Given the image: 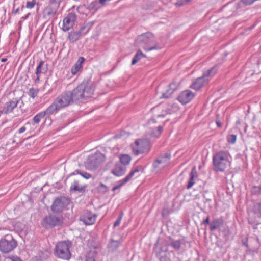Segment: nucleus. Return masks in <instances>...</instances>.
Returning <instances> with one entry per match:
<instances>
[{
	"label": "nucleus",
	"mask_w": 261,
	"mask_h": 261,
	"mask_svg": "<svg viewBox=\"0 0 261 261\" xmlns=\"http://www.w3.org/2000/svg\"><path fill=\"white\" fill-rule=\"evenodd\" d=\"M36 76H37V77L35 79V82L36 83H38L40 81V74L36 75Z\"/></svg>",
	"instance_id": "nucleus-53"
},
{
	"label": "nucleus",
	"mask_w": 261,
	"mask_h": 261,
	"mask_svg": "<svg viewBox=\"0 0 261 261\" xmlns=\"http://www.w3.org/2000/svg\"><path fill=\"white\" fill-rule=\"evenodd\" d=\"M189 2V0H179L176 3V6H181Z\"/></svg>",
	"instance_id": "nucleus-46"
},
{
	"label": "nucleus",
	"mask_w": 261,
	"mask_h": 261,
	"mask_svg": "<svg viewBox=\"0 0 261 261\" xmlns=\"http://www.w3.org/2000/svg\"><path fill=\"white\" fill-rule=\"evenodd\" d=\"M5 261H7V259H6Z\"/></svg>",
	"instance_id": "nucleus-61"
},
{
	"label": "nucleus",
	"mask_w": 261,
	"mask_h": 261,
	"mask_svg": "<svg viewBox=\"0 0 261 261\" xmlns=\"http://www.w3.org/2000/svg\"><path fill=\"white\" fill-rule=\"evenodd\" d=\"M194 97V93L190 90H186L182 92L178 97V101L182 104H187Z\"/></svg>",
	"instance_id": "nucleus-16"
},
{
	"label": "nucleus",
	"mask_w": 261,
	"mask_h": 261,
	"mask_svg": "<svg viewBox=\"0 0 261 261\" xmlns=\"http://www.w3.org/2000/svg\"><path fill=\"white\" fill-rule=\"evenodd\" d=\"M76 19V15L75 13H69L65 17L63 21L62 29L63 31L66 32L72 28Z\"/></svg>",
	"instance_id": "nucleus-12"
},
{
	"label": "nucleus",
	"mask_w": 261,
	"mask_h": 261,
	"mask_svg": "<svg viewBox=\"0 0 261 261\" xmlns=\"http://www.w3.org/2000/svg\"><path fill=\"white\" fill-rule=\"evenodd\" d=\"M256 212L259 215L261 218V202L258 203L256 206Z\"/></svg>",
	"instance_id": "nucleus-44"
},
{
	"label": "nucleus",
	"mask_w": 261,
	"mask_h": 261,
	"mask_svg": "<svg viewBox=\"0 0 261 261\" xmlns=\"http://www.w3.org/2000/svg\"><path fill=\"white\" fill-rule=\"evenodd\" d=\"M64 218L62 214H53L45 216L42 220V225L46 228H53L61 226L63 223Z\"/></svg>",
	"instance_id": "nucleus-5"
},
{
	"label": "nucleus",
	"mask_w": 261,
	"mask_h": 261,
	"mask_svg": "<svg viewBox=\"0 0 261 261\" xmlns=\"http://www.w3.org/2000/svg\"><path fill=\"white\" fill-rule=\"evenodd\" d=\"M77 174V172H75V171H74L73 173H71L69 176H71V175H75Z\"/></svg>",
	"instance_id": "nucleus-58"
},
{
	"label": "nucleus",
	"mask_w": 261,
	"mask_h": 261,
	"mask_svg": "<svg viewBox=\"0 0 261 261\" xmlns=\"http://www.w3.org/2000/svg\"><path fill=\"white\" fill-rule=\"evenodd\" d=\"M39 92L38 89H35L33 88H31L29 89L28 94L32 98H34L37 96Z\"/></svg>",
	"instance_id": "nucleus-34"
},
{
	"label": "nucleus",
	"mask_w": 261,
	"mask_h": 261,
	"mask_svg": "<svg viewBox=\"0 0 261 261\" xmlns=\"http://www.w3.org/2000/svg\"><path fill=\"white\" fill-rule=\"evenodd\" d=\"M208 81V79H204L202 76L200 77L193 82L190 86V88L197 91L201 88L205 83H207Z\"/></svg>",
	"instance_id": "nucleus-18"
},
{
	"label": "nucleus",
	"mask_w": 261,
	"mask_h": 261,
	"mask_svg": "<svg viewBox=\"0 0 261 261\" xmlns=\"http://www.w3.org/2000/svg\"><path fill=\"white\" fill-rule=\"evenodd\" d=\"M17 242L10 234H7L0 241V251L3 253H9L16 246Z\"/></svg>",
	"instance_id": "nucleus-7"
},
{
	"label": "nucleus",
	"mask_w": 261,
	"mask_h": 261,
	"mask_svg": "<svg viewBox=\"0 0 261 261\" xmlns=\"http://www.w3.org/2000/svg\"><path fill=\"white\" fill-rule=\"evenodd\" d=\"M86 28V26H82L80 30L79 31H78L77 32H80L81 33V35H82L83 32L84 31V30H85V29Z\"/></svg>",
	"instance_id": "nucleus-54"
},
{
	"label": "nucleus",
	"mask_w": 261,
	"mask_h": 261,
	"mask_svg": "<svg viewBox=\"0 0 261 261\" xmlns=\"http://www.w3.org/2000/svg\"><path fill=\"white\" fill-rule=\"evenodd\" d=\"M154 38V35L151 32L143 33L139 35L135 40L136 45L140 46L143 48L144 46H148L149 41Z\"/></svg>",
	"instance_id": "nucleus-11"
},
{
	"label": "nucleus",
	"mask_w": 261,
	"mask_h": 261,
	"mask_svg": "<svg viewBox=\"0 0 261 261\" xmlns=\"http://www.w3.org/2000/svg\"><path fill=\"white\" fill-rule=\"evenodd\" d=\"M173 93V90L168 89L166 92L162 94V98H169L171 97L172 94Z\"/></svg>",
	"instance_id": "nucleus-39"
},
{
	"label": "nucleus",
	"mask_w": 261,
	"mask_h": 261,
	"mask_svg": "<svg viewBox=\"0 0 261 261\" xmlns=\"http://www.w3.org/2000/svg\"><path fill=\"white\" fill-rule=\"evenodd\" d=\"M26 130V128L24 126H22L18 130L19 133H22Z\"/></svg>",
	"instance_id": "nucleus-51"
},
{
	"label": "nucleus",
	"mask_w": 261,
	"mask_h": 261,
	"mask_svg": "<svg viewBox=\"0 0 261 261\" xmlns=\"http://www.w3.org/2000/svg\"><path fill=\"white\" fill-rule=\"evenodd\" d=\"M96 215L86 211L80 216V220L85 225L93 224L96 220Z\"/></svg>",
	"instance_id": "nucleus-13"
},
{
	"label": "nucleus",
	"mask_w": 261,
	"mask_h": 261,
	"mask_svg": "<svg viewBox=\"0 0 261 261\" xmlns=\"http://www.w3.org/2000/svg\"><path fill=\"white\" fill-rule=\"evenodd\" d=\"M72 246L71 242L62 241L58 242L55 246L54 255L58 258L69 260L71 258L70 248Z\"/></svg>",
	"instance_id": "nucleus-3"
},
{
	"label": "nucleus",
	"mask_w": 261,
	"mask_h": 261,
	"mask_svg": "<svg viewBox=\"0 0 261 261\" xmlns=\"http://www.w3.org/2000/svg\"><path fill=\"white\" fill-rule=\"evenodd\" d=\"M170 154L166 153L163 155L160 156L154 162L153 166L155 167H158V165L161 163H167L170 159Z\"/></svg>",
	"instance_id": "nucleus-22"
},
{
	"label": "nucleus",
	"mask_w": 261,
	"mask_h": 261,
	"mask_svg": "<svg viewBox=\"0 0 261 261\" xmlns=\"http://www.w3.org/2000/svg\"><path fill=\"white\" fill-rule=\"evenodd\" d=\"M7 60V58H3L1 59L2 62H5Z\"/></svg>",
	"instance_id": "nucleus-57"
},
{
	"label": "nucleus",
	"mask_w": 261,
	"mask_h": 261,
	"mask_svg": "<svg viewBox=\"0 0 261 261\" xmlns=\"http://www.w3.org/2000/svg\"><path fill=\"white\" fill-rule=\"evenodd\" d=\"M30 13H28L27 14H26L25 16H22L21 18V20L19 21V24H21L23 21L25 20V19H27L29 16L30 15Z\"/></svg>",
	"instance_id": "nucleus-48"
},
{
	"label": "nucleus",
	"mask_w": 261,
	"mask_h": 261,
	"mask_svg": "<svg viewBox=\"0 0 261 261\" xmlns=\"http://www.w3.org/2000/svg\"><path fill=\"white\" fill-rule=\"evenodd\" d=\"M219 115H217V117L216 119V123L218 127H221L222 126V123L220 122L219 119L218 118Z\"/></svg>",
	"instance_id": "nucleus-49"
},
{
	"label": "nucleus",
	"mask_w": 261,
	"mask_h": 261,
	"mask_svg": "<svg viewBox=\"0 0 261 261\" xmlns=\"http://www.w3.org/2000/svg\"><path fill=\"white\" fill-rule=\"evenodd\" d=\"M94 91V87L92 81L87 79L84 80L80 85L71 91V93L74 102H83L92 96Z\"/></svg>",
	"instance_id": "nucleus-1"
},
{
	"label": "nucleus",
	"mask_w": 261,
	"mask_h": 261,
	"mask_svg": "<svg viewBox=\"0 0 261 261\" xmlns=\"http://www.w3.org/2000/svg\"><path fill=\"white\" fill-rule=\"evenodd\" d=\"M242 2L246 5H251L253 3L255 0H242Z\"/></svg>",
	"instance_id": "nucleus-47"
},
{
	"label": "nucleus",
	"mask_w": 261,
	"mask_h": 261,
	"mask_svg": "<svg viewBox=\"0 0 261 261\" xmlns=\"http://www.w3.org/2000/svg\"><path fill=\"white\" fill-rule=\"evenodd\" d=\"M167 251V248L166 247L165 249L162 248L160 249V251H156V255L160 261H163L166 257V253Z\"/></svg>",
	"instance_id": "nucleus-30"
},
{
	"label": "nucleus",
	"mask_w": 261,
	"mask_h": 261,
	"mask_svg": "<svg viewBox=\"0 0 261 261\" xmlns=\"http://www.w3.org/2000/svg\"><path fill=\"white\" fill-rule=\"evenodd\" d=\"M99 4L97 1H93L90 4L89 8L90 10L96 11L100 8Z\"/></svg>",
	"instance_id": "nucleus-33"
},
{
	"label": "nucleus",
	"mask_w": 261,
	"mask_h": 261,
	"mask_svg": "<svg viewBox=\"0 0 261 261\" xmlns=\"http://www.w3.org/2000/svg\"><path fill=\"white\" fill-rule=\"evenodd\" d=\"M126 168L125 166L121 164H116L115 168L111 173L117 176H121L124 175L126 172Z\"/></svg>",
	"instance_id": "nucleus-20"
},
{
	"label": "nucleus",
	"mask_w": 261,
	"mask_h": 261,
	"mask_svg": "<svg viewBox=\"0 0 261 261\" xmlns=\"http://www.w3.org/2000/svg\"><path fill=\"white\" fill-rule=\"evenodd\" d=\"M213 162L216 171H224L228 164V153L223 151L217 152L214 155Z\"/></svg>",
	"instance_id": "nucleus-4"
},
{
	"label": "nucleus",
	"mask_w": 261,
	"mask_h": 261,
	"mask_svg": "<svg viewBox=\"0 0 261 261\" xmlns=\"http://www.w3.org/2000/svg\"><path fill=\"white\" fill-rule=\"evenodd\" d=\"M105 155L101 152L97 151L94 154L89 156L85 166L90 170H95L105 161Z\"/></svg>",
	"instance_id": "nucleus-6"
},
{
	"label": "nucleus",
	"mask_w": 261,
	"mask_h": 261,
	"mask_svg": "<svg viewBox=\"0 0 261 261\" xmlns=\"http://www.w3.org/2000/svg\"><path fill=\"white\" fill-rule=\"evenodd\" d=\"M120 160L121 163L123 164V165H128L131 160V158L130 156L127 154H123L121 156L120 158Z\"/></svg>",
	"instance_id": "nucleus-32"
},
{
	"label": "nucleus",
	"mask_w": 261,
	"mask_h": 261,
	"mask_svg": "<svg viewBox=\"0 0 261 261\" xmlns=\"http://www.w3.org/2000/svg\"><path fill=\"white\" fill-rule=\"evenodd\" d=\"M123 216V212H121V213L120 214L119 216H118L117 219L115 222V223L114 224V227H117L120 224V223L122 220Z\"/></svg>",
	"instance_id": "nucleus-41"
},
{
	"label": "nucleus",
	"mask_w": 261,
	"mask_h": 261,
	"mask_svg": "<svg viewBox=\"0 0 261 261\" xmlns=\"http://www.w3.org/2000/svg\"><path fill=\"white\" fill-rule=\"evenodd\" d=\"M81 67V66L80 65V64H75L74 66V67H73L71 69V73H72V74L73 75H75L77 72V71L79 70V69H80V68Z\"/></svg>",
	"instance_id": "nucleus-40"
},
{
	"label": "nucleus",
	"mask_w": 261,
	"mask_h": 261,
	"mask_svg": "<svg viewBox=\"0 0 261 261\" xmlns=\"http://www.w3.org/2000/svg\"><path fill=\"white\" fill-rule=\"evenodd\" d=\"M143 49L146 51H149L152 50H159L161 49V47L158 45V43L155 40L154 37L151 38L149 41L148 46H144Z\"/></svg>",
	"instance_id": "nucleus-21"
},
{
	"label": "nucleus",
	"mask_w": 261,
	"mask_h": 261,
	"mask_svg": "<svg viewBox=\"0 0 261 261\" xmlns=\"http://www.w3.org/2000/svg\"><path fill=\"white\" fill-rule=\"evenodd\" d=\"M169 89L170 90H172L173 92H174L177 88V84L174 82H172L169 84Z\"/></svg>",
	"instance_id": "nucleus-45"
},
{
	"label": "nucleus",
	"mask_w": 261,
	"mask_h": 261,
	"mask_svg": "<svg viewBox=\"0 0 261 261\" xmlns=\"http://www.w3.org/2000/svg\"><path fill=\"white\" fill-rule=\"evenodd\" d=\"M81 36L80 32L71 31L68 34V39L71 43H74L80 39Z\"/></svg>",
	"instance_id": "nucleus-24"
},
{
	"label": "nucleus",
	"mask_w": 261,
	"mask_h": 261,
	"mask_svg": "<svg viewBox=\"0 0 261 261\" xmlns=\"http://www.w3.org/2000/svg\"><path fill=\"white\" fill-rule=\"evenodd\" d=\"M120 244V242L119 241L111 240L110 243H109V247L111 250L114 251L119 247Z\"/></svg>",
	"instance_id": "nucleus-31"
},
{
	"label": "nucleus",
	"mask_w": 261,
	"mask_h": 261,
	"mask_svg": "<svg viewBox=\"0 0 261 261\" xmlns=\"http://www.w3.org/2000/svg\"><path fill=\"white\" fill-rule=\"evenodd\" d=\"M75 172H77V173L81 175L82 177L86 179H89L91 177V175L87 172H81L79 170H76Z\"/></svg>",
	"instance_id": "nucleus-38"
},
{
	"label": "nucleus",
	"mask_w": 261,
	"mask_h": 261,
	"mask_svg": "<svg viewBox=\"0 0 261 261\" xmlns=\"http://www.w3.org/2000/svg\"><path fill=\"white\" fill-rule=\"evenodd\" d=\"M97 190L100 193H105L108 192V188L103 184L100 183L97 187Z\"/></svg>",
	"instance_id": "nucleus-36"
},
{
	"label": "nucleus",
	"mask_w": 261,
	"mask_h": 261,
	"mask_svg": "<svg viewBox=\"0 0 261 261\" xmlns=\"http://www.w3.org/2000/svg\"><path fill=\"white\" fill-rule=\"evenodd\" d=\"M23 8H24V5H22L21 6V8H20V10H22Z\"/></svg>",
	"instance_id": "nucleus-60"
},
{
	"label": "nucleus",
	"mask_w": 261,
	"mask_h": 261,
	"mask_svg": "<svg viewBox=\"0 0 261 261\" xmlns=\"http://www.w3.org/2000/svg\"><path fill=\"white\" fill-rule=\"evenodd\" d=\"M19 10H20V9L19 8H17L16 9L14 10V11H13L14 14H16L18 13L19 12Z\"/></svg>",
	"instance_id": "nucleus-56"
},
{
	"label": "nucleus",
	"mask_w": 261,
	"mask_h": 261,
	"mask_svg": "<svg viewBox=\"0 0 261 261\" xmlns=\"http://www.w3.org/2000/svg\"><path fill=\"white\" fill-rule=\"evenodd\" d=\"M86 186L79 187V182L77 180H74L71 184L70 190L74 191H78L80 192H84L85 190Z\"/></svg>",
	"instance_id": "nucleus-29"
},
{
	"label": "nucleus",
	"mask_w": 261,
	"mask_h": 261,
	"mask_svg": "<svg viewBox=\"0 0 261 261\" xmlns=\"http://www.w3.org/2000/svg\"><path fill=\"white\" fill-rule=\"evenodd\" d=\"M148 142L146 140L138 139L136 140L133 146V151L135 155L142 154L147 151Z\"/></svg>",
	"instance_id": "nucleus-9"
},
{
	"label": "nucleus",
	"mask_w": 261,
	"mask_h": 261,
	"mask_svg": "<svg viewBox=\"0 0 261 261\" xmlns=\"http://www.w3.org/2000/svg\"><path fill=\"white\" fill-rule=\"evenodd\" d=\"M184 239L174 240L170 237L169 240L166 243V245L172 246L176 250H179L180 249L181 244H184Z\"/></svg>",
	"instance_id": "nucleus-19"
},
{
	"label": "nucleus",
	"mask_w": 261,
	"mask_h": 261,
	"mask_svg": "<svg viewBox=\"0 0 261 261\" xmlns=\"http://www.w3.org/2000/svg\"><path fill=\"white\" fill-rule=\"evenodd\" d=\"M55 113L49 106L45 111L41 112L36 115L33 119V121L34 123L38 124L40 122L41 119L43 118L45 116H49L54 114Z\"/></svg>",
	"instance_id": "nucleus-17"
},
{
	"label": "nucleus",
	"mask_w": 261,
	"mask_h": 261,
	"mask_svg": "<svg viewBox=\"0 0 261 261\" xmlns=\"http://www.w3.org/2000/svg\"><path fill=\"white\" fill-rule=\"evenodd\" d=\"M163 130V126H159L158 127L157 131L156 132H153L152 134L156 137H158L161 133H162Z\"/></svg>",
	"instance_id": "nucleus-42"
},
{
	"label": "nucleus",
	"mask_w": 261,
	"mask_h": 261,
	"mask_svg": "<svg viewBox=\"0 0 261 261\" xmlns=\"http://www.w3.org/2000/svg\"><path fill=\"white\" fill-rule=\"evenodd\" d=\"M44 65V61L43 60L40 61L35 71V74L36 75L45 73L46 72L47 69L43 67Z\"/></svg>",
	"instance_id": "nucleus-26"
},
{
	"label": "nucleus",
	"mask_w": 261,
	"mask_h": 261,
	"mask_svg": "<svg viewBox=\"0 0 261 261\" xmlns=\"http://www.w3.org/2000/svg\"><path fill=\"white\" fill-rule=\"evenodd\" d=\"M7 261H22L21 259L16 256H12L11 257H9L7 258Z\"/></svg>",
	"instance_id": "nucleus-43"
},
{
	"label": "nucleus",
	"mask_w": 261,
	"mask_h": 261,
	"mask_svg": "<svg viewBox=\"0 0 261 261\" xmlns=\"http://www.w3.org/2000/svg\"><path fill=\"white\" fill-rule=\"evenodd\" d=\"M217 72V69L215 67H212L211 69L203 72L202 76L204 79H208V77H212Z\"/></svg>",
	"instance_id": "nucleus-28"
},
{
	"label": "nucleus",
	"mask_w": 261,
	"mask_h": 261,
	"mask_svg": "<svg viewBox=\"0 0 261 261\" xmlns=\"http://www.w3.org/2000/svg\"><path fill=\"white\" fill-rule=\"evenodd\" d=\"M164 117V115H159L158 116V117Z\"/></svg>",
	"instance_id": "nucleus-59"
},
{
	"label": "nucleus",
	"mask_w": 261,
	"mask_h": 261,
	"mask_svg": "<svg viewBox=\"0 0 261 261\" xmlns=\"http://www.w3.org/2000/svg\"><path fill=\"white\" fill-rule=\"evenodd\" d=\"M74 102L71 91L62 92L49 106L55 114L61 109L65 108Z\"/></svg>",
	"instance_id": "nucleus-2"
},
{
	"label": "nucleus",
	"mask_w": 261,
	"mask_h": 261,
	"mask_svg": "<svg viewBox=\"0 0 261 261\" xmlns=\"http://www.w3.org/2000/svg\"><path fill=\"white\" fill-rule=\"evenodd\" d=\"M84 60H85V59H84V58L83 57H80L79 58L78 61L80 62V64H81V63L83 62Z\"/></svg>",
	"instance_id": "nucleus-55"
},
{
	"label": "nucleus",
	"mask_w": 261,
	"mask_h": 261,
	"mask_svg": "<svg viewBox=\"0 0 261 261\" xmlns=\"http://www.w3.org/2000/svg\"><path fill=\"white\" fill-rule=\"evenodd\" d=\"M59 5L56 3H51L43 10V17L47 18L55 16L57 13Z\"/></svg>",
	"instance_id": "nucleus-14"
},
{
	"label": "nucleus",
	"mask_w": 261,
	"mask_h": 261,
	"mask_svg": "<svg viewBox=\"0 0 261 261\" xmlns=\"http://www.w3.org/2000/svg\"><path fill=\"white\" fill-rule=\"evenodd\" d=\"M36 5H38L37 0H31V1H27L25 5V7L28 9H32Z\"/></svg>",
	"instance_id": "nucleus-35"
},
{
	"label": "nucleus",
	"mask_w": 261,
	"mask_h": 261,
	"mask_svg": "<svg viewBox=\"0 0 261 261\" xmlns=\"http://www.w3.org/2000/svg\"><path fill=\"white\" fill-rule=\"evenodd\" d=\"M237 139V136L236 135H229L227 136V140L228 143L234 144Z\"/></svg>",
	"instance_id": "nucleus-37"
},
{
	"label": "nucleus",
	"mask_w": 261,
	"mask_h": 261,
	"mask_svg": "<svg viewBox=\"0 0 261 261\" xmlns=\"http://www.w3.org/2000/svg\"><path fill=\"white\" fill-rule=\"evenodd\" d=\"M140 170V168L137 167V168H136L135 169L131 171V172L124 179L118 181V184L117 185L115 186L113 188L112 190L113 191H115V190L119 189L121 186H122L128 182L133 177L134 174L137 172H139Z\"/></svg>",
	"instance_id": "nucleus-15"
},
{
	"label": "nucleus",
	"mask_w": 261,
	"mask_h": 261,
	"mask_svg": "<svg viewBox=\"0 0 261 261\" xmlns=\"http://www.w3.org/2000/svg\"><path fill=\"white\" fill-rule=\"evenodd\" d=\"M146 56L142 53L141 49H138L132 61V65H134L137 63L142 58L145 57Z\"/></svg>",
	"instance_id": "nucleus-27"
},
{
	"label": "nucleus",
	"mask_w": 261,
	"mask_h": 261,
	"mask_svg": "<svg viewBox=\"0 0 261 261\" xmlns=\"http://www.w3.org/2000/svg\"><path fill=\"white\" fill-rule=\"evenodd\" d=\"M197 177V171L195 167H194L190 174V178L187 186V189H190L195 183V179Z\"/></svg>",
	"instance_id": "nucleus-23"
},
{
	"label": "nucleus",
	"mask_w": 261,
	"mask_h": 261,
	"mask_svg": "<svg viewBox=\"0 0 261 261\" xmlns=\"http://www.w3.org/2000/svg\"><path fill=\"white\" fill-rule=\"evenodd\" d=\"M203 224H210V216H208L202 222Z\"/></svg>",
	"instance_id": "nucleus-50"
},
{
	"label": "nucleus",
	"mask_w": 261,
	"mask_h": 261,
	"mask_svg": "<svg viewBox=\"0 0 261 261\" xmlns=\"http://www.w3.org/2000/svg\"><path fill=\"white\" fill-rule=\"evenodd\" d=\"M86 261H96L93 258L90 257L89 255L86 257Z\"/></svg>",
	"instance_id": "nucleus-52"
},
{
	"label": "nucleus",
	"mask_w": 261,
	"mask_h": 261,
	"mask_svg": "<svg viewBox=\"0 0 261 261\" xmlns=\"http://www.w3.org/2000/svg\"><path fill=\"white\" fill-rule=\"evenodd\" d=\"M70 200L64 196H61L55 199L50 206L51 211L56 214H62V212L69 205Z\"/></svg>",
	"instance_id": "nucleus-8"
},
{
	"label": "nucleus",
	"mask_w": 261,
	"mask_h": 261,
	"mask_svg": "<svg viewBox=\"0 0 261 261\" xmlns=\"http://www.w3.org/2000/svg\"><path fill=\"white\" fill-rule=\"evenodd\" d=\"M223 224V220L222 219H216L212 221L210 223V229L214 231Z\"/></svg>",
	"instance_id": "nucleus-25"
},
{
	"label": "nucleus",
	"mask_w": 261,
	"mask_h": 261,
	"mask_svg": "<svg viewBox=\"0 0 261 261\" xmlns=\"http://www.w3.org/2000/svg\"><path fill=\"white\" fill-rule=\"evenodd\" d=\"M20 100L21 98L16 97L9 99L4 105L2 113H3L4 114H8L13 113Z\"/></svg>",
	"instance_id": "nucleus-10"
}]
</instances>
